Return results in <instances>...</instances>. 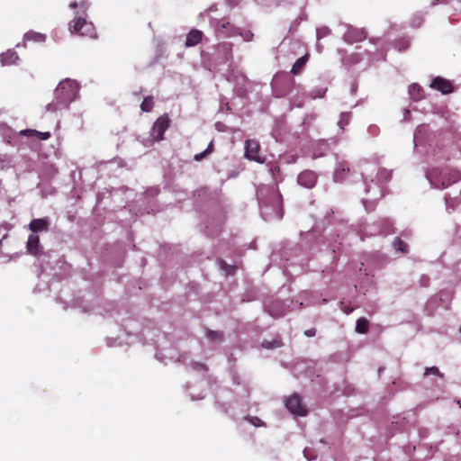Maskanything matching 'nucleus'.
<instances>
[{
  "label": "nucleus",
  "instance_id": "61",
  "mask_svg": "<svg viewBox=\"0 0 461 461\" xmlns=\"http://www.w3.org/2000/svg\"><path fill=\"white\" fill-rule=\"evenodd\" d=\"M382 371H383V367H380V368L378 369L379 374H380Z\"/></svg>",
  "mask_w": 461,
  "mask_h": 461
},
{
  "label": "nucleus",
  "instance_id": "1",
  "mask_svg": "<svg viewBox=\"0 0 461 461\" xmlns=\"http://www.w3.org/2000/svg\"><path fill=\"white\" fill-rule=\"evenodd\" d=\"M361 176L365 193L370 194L368 198L362 200L365 208L367 210V203H373L384 195L382 184L391 179L392 172L385 168H378L375 164H366Z\"/></svg>",
  "mask_w": 461,
  "mask_h": 461
},
{
  "label": "nucleus",
  "instance_id": "53",
  "mask_svg": "<svg viewBox=\"0 0 461 461\" xmlns=\"http://www.w3.org/2000/svg\"><path fill=\"white\" fill-rule=\"evenodd\" d=\"M357 86L354 83L351 86V93L354 94L357 91Z\"/></svg>",
  "mask_w": 461,
  "mask_h": 461
},
{
  "label": "nucleus",
  "instance_id": "35",
  "mask_svg": "<svg viewBox=\"0 0 461 461\" xmlns=\"http://www.w3.org/2000/svg\"><path fill=\"white\" fill-rule=\"evenodd\" d=\"M238 35H240L244 41H250L253 39V33L250 31H241L240 29Z\"/></svg>",
  "mask_w": 461,
  "mask_h": 461
},
{
  "label": "nucleus",
  "instance_id": "25",
  "mask_svg": "<svg viewBox=\"0 0 461 461\" xmlns=\"http://www.w3.org/2000/svg\"><path fill=\"white\" fill-rule=\"evenodd\" d=\"M368 330V322L366 319L359 318L357 321L356 331L360 334H365Z\"/></svg>",
  "mask_w": 461,
  "mask_h": 461
},
{
  "label": "nucleus",
  "instance_id": "56",
  "mask_svg": "<svg viewBox=\"0 0 461 461\" xmlns=\"http://www.w3.org/2000/svg\"><path fill=\"white\" fill-rule=\"evenodd\" d=\"M317 49H318V51L321 52V48L319 44H317Z\"/></svg>",
  "mask_w": 461,
  "mask_h": 461
},
{
  "label": "nucleus",
  "instance_id": "39",
  "mask_svg": "<svg viewBox=\"0 0 461 461\" xmlns=\"http://www.w3.org/2000/svg\"><path fill=\"white\" fill-rule=\"evenodd\" d=\"M123 344L122 340L120 338L117 339H107V345L109 347L113 346H122Z\"/></svg>",
  "mask_w": 461,
  "mask_h": 461
},
{
  "label": "nucleus",
  "instance_id": "10",
  "mask_svg": "<svg viewBox=\"0 0 461 461\" xmlns=\"http://www.w3.org/2000/svg\"><path fill=\"white\" fill-rule=\"evenodd\" d=\"M349 175L350 169L347 162L339 160V158L336 157V166L333 174L334 181L341 183L345 181Z\"/></svg>",
  "mask_w": 461,
  "mask_h": 461
},
{
  "label": "nucleus",
  "instance_id": "52",
  "mask_svg": "<svg viewBox=\"0 0 461 461\" xmlns=\"http://www.w3.org/2000/svg\"><path fill=\"white\" fill-rule=\"evenodd\" d=\"M276 172H279L278 167H274L273 168H271V173L273 176H275Z\"/></svg>",
  "mask_w": 461,
  "mask_h": 461
},
{
  "label": "nucleus",
  "instance_id": "5",
  "mask_svg": "<svg viewBox=\"0 0 461 461\" xmlns=\"http://www.w3.org/2000/svg\"><path fill=\"white\" fill-rule=\"evenodd\" d=\"M426 178L432 188L444 189L460 179V173L448 167H436L426 172Z\"/></svg>",
  "mask_w": 461,
  "mask_h": 461
},
{
  "label": "nucleus",
  "instance_id": "3",
  "mask_svg": "<svg viewBox=\"0 0 461 461\" xmlns=\"http://www.w3.org/2000/svg\"><path fill=\"white\" fill-rule=\"evenodd\" d=\"M79 89L80 86L76 80H61L54 90L52 101L44 107L45 113L57 114L68 109L69 104L78 98Z\"/></svg>",
  "mask_w": 461,
  "mask_h": 461
},
{
  "label": "nucleus",
  "instance_id": "34",
  "mask_svg": "<svg viewBox=\"0 0 461 461\" xmlns=\"http://www.w3.org/2000/svg\"><path fill=\"white\" fill-rule=\"evenodd\" d=\"M330 33V30L328 27H321L316 29L317 41L328 36Z\"/></svg>",
  "mask_w": 461,
  "mask_h": 461
},
{
  "label": "nucleus",
  "instance_id": "4",
  "mask_svg": "<svg viewBox=\"0 0 461 461\" xmlns=\"http://www.w3.org/2000/svg\"><path fill=\"white\" fill-rule=\"evenodd\" d=\"M90 6L89 0L74 1L69 4L68 7L75 10V17L68 23V30L71 33H78L93 39L97 37L94 23L87 20V11Z\"/></svg>",
  "mask_w": 461,
  "mask_h": 461
},
{
  "label": "nucleus",
  "instance_id": "9",
  "mask_svg": "<svg viewBox=\"0 0 461 461\" xmlns=\"http://www.w3.org/2000/svg\"><path fill=\"white\" fill-rule=\"evenodd\" d=\"M260 146L255 140H249L245 142V157L250 160L263 163L264 159L259 155Z\"/></svg>",
  "mask_w": 461,
  "mask_h": 461
},
{
  "label": "nucleus",
  "instance_id": "20",
  "mask_svg": "<svg viewBox=\"0 0 461 461\" xmlns=\"http://www.w3.org/2000/svg\"><path fill=\"white\" fill-rule=\"evenodd\" d=\"M46 39V34L34 31H28L23 37V41H33L37 43H42Z\"/></svg>",
  "mask_w": 461,
  "mask_h": 461
},
{
  "label": "nucleus",
  "instance_id": "30",
  "mask_svg": "<svg viewBox=\"0 0 461 461\" xmlns=\"http://www.w3.org/2000/svg\"><path fill=\"white\" fill-rule=\"evenodd\" d=\"M282 343L280 340L274 339L272 341L264 340L262 342V347L267 349H273L281 347Z\"/></svg>",
  "mask_w": 461,
  "mask_h": 461
},
{
  "label": "nucleus",
  "instance_id": "50",
  "mask_svg": "<svg viewBox=\"0 0 461 461\" xmlns=\"http://www.w3.org/2000/svg\"><path fill=\"white\" fill-rule=\"evenodd\" d=\"M407 47H408V42H407V41H404V42L402 43V45H401V46H400L399 50H403L407 49Z\"/></svg>",
  "mask_w": 461,
  "mask_h": 461
},
{
  "label": "nucleus",
  "instance_id": "43",
  "mask_svg": "<svg viewBox=\"0 0 461 461\" xmlns=\"http://www.w3.org/2000/svg\"><path fill=\"white\" fill-rule=\"evenodd\" d=\"M421 130H422V127L420 126L417 128L415 133H414V136H413V141H414V145L417 146L418 145V142H419V137L418 135L421 132Z\"/></svg>",
  "mask_w": 461,
  "mask_h": 461
},
{
  "label": "nucleus",
  "instance_id": "38",
  "mask_svg": "<svg viewBox=\"0 0 461 461\" xmlns=\"http://www.w3.org/2000/svg\"><path fill=\"white\" fill-rule=\"evenodd\" d=\"M440 375L438 368L435 367V366L427 367L425 369L424 375Z\"/></svg>",
  "mask_w": 461,
  "mask_h": 461
},
{
  "label": "nucleus",
  "instance_id": "59",
  "mask_svg": "<svg viewBox=\"0 0 461 461\" xmlns=\"http://www.w3.org/2000/svg\"><path fill=\"white\" fill-rule=\"evenodd\" d=\"M361 55H362V53H356V54H354V57H358V56H361Z\"/></svg>",
  "mask_w": 461,
  "mask_h": 461
},
{
  "label": "nucleus",
  "instance_id": "11",
  "mask_svg": "<svg viewBox=\"0 0 461 461\" xmlns=\"http://www.w3.org/2000/svg\"><path fill=\"white\" fill-rule=\"evenodd\" d=\"M287 410L297 416H304L307 413L305 407L302 404L298 395L291 396L285 402Z\"/></svg>",
  "mask_w": 461,
  "mask_h": 461
},
{
  "label": "nucleus",
  "instance_id": "57",
  "mask_svg": "<svg viewBox=\"0 0 461 461\" xmlns=\"http://www.w3.org/2000/svg\"><path fill=\"white\" fill-rule=\"evenodd\" d=\"M438 2H440V0H434V1L432 2V5H436V4H437V3H438Z\"/></svg>",
  "mask_w": 461,
  "mask_h": 461
},
{
  "label": "nucleus",
  "instance_id": "36",
  "mask_svg": "<svg viewBox=\"0 0 461 461\" xmlns=\"http://www.w3.org/2000/svg\"><path fill=\"white\" fill-rule=\"evenodd\" d=\"M246 420L255 427H261L265 425L259 418L255 416L246 417Z\"/></svg>",
  "mask_w": 461,
  "mask_h": 461
},
{
  "label": "nucleus",
  "instance_id": "18",
  "mask_svg": "<svg viewBox=\"0 0 461 461\" xmlns=\"http://www.w3.org/2000/svg\"><path fill=\"white\" fill-rule=\"evenodd\" d=\"M19 60V55L14 50H8L0 54V63L3 67L12 66Z\"/></svg>",
  "mask_w": 461,
  "mask_h": 461
},
{
  "label": "nucleus",
  "instance_id": "54",
  "mask_svg": "<svg viewBox=\"0 0 461 461\" xmlns=\"http://www.w3.org/2000/svg\"><path fill=\"white\" fill-rule=\"evenodd\" d=\"M377 55H378V57L376 58V59H377V60H378V59H384V54H383L382 52H381V53H379V54H377Z\"/></svg>",
  "mask_w": 461,
  "mask_h": 461
},
{
  "label": "nucleus",
  "instance_id": "17",
  "mask_svg": "<svg viewBox=\"0 0 461 461\" xmlns=\"http://www.w3.org/2000/svg\"><path fill=\"white\" fill-rule=\"evenodd\" d=\"M50 221L47 218L33 219L28 225V229L37 234L38 231L48 230Z\"/></svg>",
  "mask_w": 461,
  "mask_h": 461
},
{
  "label": "nucleus",
  "instance_id": "21",
  "mask_svg": "<svg viewBox=\"0 0 461 461\" xmlns=\"http://www.w3.org/2000/svg\"><path fill=\"white\" fill-rule=\"evenodd\" d=\"M330 150V147L327 141L320 140L318 141L312 149V158H317L322 157Z\"/></svg>",
  "mask_w": 461,
  "mask_h": 461
},
{
  "label": "nucleus",
  "instance_id": "45",
  "mask_svg": "<svg viewBox=\"0 0 461 461\" xmlns=\"http://www.w3.org/2000/svg\"><path fill=\"white\" fill-rule=\"evenodd\" d=\"M32 131L33 130H31V129L23 130V131H21V134L24 135V136H35V134L33 133Z\"/></svg>",
  "mask_w": 461,
  "mask_h": 461
},
{
  "label": "nucleus",
  "instance_id": "42",
  "mask_svg": "<svg viewBox=\"0 0 461 461\" xmlns=\"http://www.w3.org/2000/svg\"><path fill=\"white\" fill-rule=\"evenodd\" d=\"M191 366L194 370H197V371H201V370L204 371L206 369L205 366L203 364H201L198 362H192Z\"/></svg>",
  "mask_w": 461,
  "mask_h": 461
},
{
  "label": "nucleus",
  "instance_id": "24",
  "mask_svg": "<svg viewBox=\"0 0 461 461\" xmlns=\"http://www.w3.org/2000/svg\"><path fill=\"white\" fill-rule=\"evenodd\" d=\"M408 92H409L411 98L415 101L420 99V97H421L420 87L417 84L411 85L409 86Z\"/></svg>",
  "mask_w": 461,
  "mask_h": 461
},
{
  "label": "nucleus",
  "instance_id": "62",
  "mask_svg": "<svg viewBox=\"0 0 461 461\" xmlns=\"http://www.w3.org/2000/svg\"><path fill=\"white\" fill-rule=\"evenodd\" d=\"M447 206L448 207V199L446 198Z\"/></svg>",
  "mask_w": 461,
  "mask_h": 461
},
{
  "label": "nucleus",
  "instance_id": "47",
  "mask_svg": "<svg viewBox=\"0 0 461 461\" xmlns=\"http://www.w3.org/2000/svg\"><path fill=\"white\" fill-rule=\"evenodd\" d=\"M315 333H316V330L314 329L307 330L304 332L305 336H307V337H313L315 335Z\"/></svg>",
  "mask_w": 461,
  "mask_h": 461
},
{
  "label": "nucleus",
  "instance_id": "60",
  "mask_svg": "<svg viewBox=\"0 0 461 461\" xmlns=\"http://www.w3.org/2000/svg\"><path fill=\"white\" fill-rule=\"evenodd\" d=\"M331 249H332L333 252H335L336 251V247L335 246H331Z\"/></svg>",
  "mask_w": 461,
  "mask_h": 461
},
{
  "label": "nucleus",
  "instance_id": "58",
  "mask_svg": "<svg viewBox=\"0 0 461 461\" xmlns=\"http://www.w3.org/2000/svg\"><path fill=\"white\" fill-rule=\"evenodd\" d=\"M408 113H409V110H408V109H404V116H405L406 114H408Z\"/></svg>",
  "mask_w": 461,
  "mask_h": 461
},
{
  "label": "nucleus",
  "instance_id": "19",
  "mask_svg": "<svg viewBox=\"0 0 461 461\" xmlns=\"http://www.w3.org/2000/svg\"><path fill=\"white\" fill-rule=\"evenodd\" d=\"M203 33L202 31L193 29L186 35L185 45V47H194L203 40Z\"/></svg>",
  "mask_w": 461,
  "mask_h": 461
},
{
  "label": "nucleus",
  "instance_id": "27",
  "mask_svg": "<svg viewBox=\"0 0 461 461\" xmlns=\"http://www.w3.org/2000/svg\"><path fill=\"white\" fill-rule=\"evenodd\" d=\"M154 105L153 99L150 96L145 97L140 104V109L143 112L149 113L152 110Z\"/></svg>",
  "mask_w": 461,
  "mask_h": 461
},
{
  "label": "nucleus",
  "instance_id": "41",
  "mask_svg": "<svg viewBox=\"0 0 461 461\" xmlns=\"http://www.w3.org/2000/svg\"><path fill=\"white\" fill-rule=\"evenodd\" d=\"M325 93H326V88H321V89H318V90H316L314 92H312L311 93V97L312 98L322 97Z\"/></svg>",
  "mask_w": 461,
  "mask_h": 461
},
{
  "label": "nucleus",
  "instance_id": "40",
  "mask_svg": "<svg viewBox=\"0 0 461 461\" xmlns=\"http://www.w3.org/2000/svg\"><path fill=\"white\" fill-rule=\"evenodd\" d=\"M443 295L447 296V293H441L439 297L434 296V297L430 298V300L428 302V307H429L432 304H436L438 301H442L443 300V298H442Z\"/></svg>",
  "mask_w": 461,
  "mask_h": 461
},
{
  "label": "nucleus",
  "instance_id": "51",
  "mask_svg": "<svg viewBox=\"0 0 461 461\" xmlns=\"http://www.w3.org/2000/svg\"><path fill=\"white\" fill-rule=\"evenodd\" d=\"M26 42H27V41H23V42H21V43H17L15 47H16V48H21V47L25 48V47H26Z\"/></svg>",
  "mask_w": 461,
  "mask_h": 461
},
{
  "label": "nucleus",
  "instance_id": "63",
  "mask_svg": "<svg viewBox=\"0 0 461 461\" xmlns=\"http://www.w3.org/2000/svg\"><path fill=\"white\" fill-rule=\"evenodd\" d=\"M156 357L158 359H161L160 357L158 356V354L156 355Z\"/></svg>",
  "mask_w": 461,
  "mask_h": 461
},
{
  "label": "nucleus",
  "instance_id": "28",
  "mask_svg": "<svg viewBox=\"0 0 461 461\" xmlns=\"http://www.w3.org/2000/svg\"><path fill=\"white\" fill-rule=\"evenodd\" d=\"M218 265H219V267L224 272V274L226 276L231 275L236 268L235 266L228 265L223 260H221V259L218 260Z\"/></svg>",
  "mask_w": 461,
  "mask_h": 461
},
{
  "label": "nucleus",
  "instance_id": "12",
  "mask_svg": "<svg viewBox=\"0 0 461 461\" xmlns=\"http://www.w3.org/2000/svg\"><path fill=\"white\" fill-rule=\"evenodd\" d=\"M344 41L348 43L361 41L366 38V32L363 29L348 27L343 35Z\"/></svg>",
  "mask_w": 461,
  "mask_h": 461
},
{
  "label": "nucleus",
  "instance_id": "31",
  "mask_svg": "<svg viewBox=\"0 0 461 461\" xmlns=\"http://www.w3.org/2000/svg\"><path fill=\"white\" fill-rule=\"evenodd\" d=\"M349 120H350V113H342L340 114V118H339V120L338 122L339 127L340 129H344V127L348 124Z\"/></svg>",
  "mask_w": 461,
  "mask_h": 461
},
{
  "label": "nucleus",
  "instance_id": "64",
  "mask_svg": "<svg viewBox=\"0 0 461 461\" xmlns=\"http://www.w3.org/2000/svg\"><path fill=\"white\" fill-rule=\"evenodd\" d=\"M370 52H371L370 50H367L366 54V55H369V54H370Z\"/></svg>",
  "mask_w": 461,
  "mask_h": 461
},
{
  "label": "nucleus",
  "instance_id": "55",
  "mask_svg": "<svg viewBox=\"0 0 461 461\" xmlns=\"http://www.w3.org/2000/svg\"><path fill=\"white\" fill-rule=\"evenodd\" d=\"M362 59H363L362 57H361V58H359V59H358V58H357L356 59H354V63H357V62H358L359 60H361Z\"/></svg>",
  "mask_w": 461,
  "mask_h": 461
},
{
  "label": "nucleus",
  "instance_id": "7",
  "mask_svg": "<svg viewBox=\"0 0 461 461\" xmlns=\"http://www.w3.org/2000/svg\"><path fill=\"white\" fill-rule=\"evenodd\" d=\"M393 224L388 219H380L373 223L367 224L362 230L363 237L376 236L379 234L388 235L392 232Z\"/></svg>",
  "mask_w": 461,
  "mask_h": 461
},
{
  "label": "nucleus",
  "instance_id": "8",
  "mask_svg": "<svg viewBox=\"0 0 461 461\" xmlns=\"http://www.w3.org/2000/svg\"><path fill=\"white\" fill-rule=\"evenodd\" d=\"M170 119L167 114L158 117L151 128L150 136L154 140H160L163 139L165 131L169 127Z\"/></svg>",
  "mask_w": 461,
  "mask_h": 461
},
{
  "label": "nucleus",
  "instance_id": "23",
  "mask_svg": "<svg viewBox=\"0 0 461 461\" xmlns=\"http://www.w3.org/2000/svg\"><path fill=\"white\" fill-rule=\"evenodd\" d=\"M307 59L308 57L306 55L299 58L293 65L291 73H293L294 75H298L299 73H301L307 61Z\"/></svg>",
  "mask_w": 461,
  "mask_h": 461
},
{
  "label": "nucleus",
  "instance_id": "49",
  "mask_svg": "<svg viewBox=\"0 0 461 461\" xmlns=\"http://www.w3.org/2000/svg\"><path fill=\"white\" fill-rule=\"evenodd\" d=\"M202 398H203V395H201V394H199V395H197V396H194V394H192V393H191V399H192V400H194V401H195V400H200V399H202Z\"/></svg>",
  "mask_w": 461,
  "mask_h": 461
},
{
  "label": "nucleus",
  "instance_id": "46",
  "mask_svg": "<svg viewBox=\"0 0 461 461\" xmlns=\"http://www.w3.org/2000/svg\"><path fill=\"white\" fill-rule=\"evenodd\" d=\"M303 454H304V456H305L307 459H309V460H312V459H314V458H315V456H312V455H311V453H309V450H308V448H306V447L303 449Z\"/></svg>",
  "mask_w": 461,
  "mask_h": 461
},
{
  "label": "nucleus",
  "instance_id": "14",
  "mask_svg": "<svg viewBox=\"0 0 461 461\" xmlns=\"http://www.w3.org/2000/svg\"><path fill=\"white\" fill-rule=\"evenodd\" d=\"M316 181V174L311 170L302 172L297 177L298 184L305 188H312L315 185Z\"/></svg>",
  "mask_w": 461,
  "mask_h": 461
},
{
  "label": "nucleus",
  "instance_id": "2",
  "mask_svg": "<svg viewBox=\"0 0 461 461\" xmlns=\"http://www.w3.org/2000/svg\"><path fill=\"white\" fill-rule=\"evenodd\" d=\"M257 197L261 216L265 221L282 219V196L276 185H260L257 189Z\"/></svg>",
  "mask_w": 461,
  "mask_h": 461
},
{
  "label": "nucleus",
  "instance_id": "15",
  "mask_svg": "<svg viewBox=\"0 0 461 461\" xmlns=\"http://www.w3.org/2000/svg\"><path fill=\"white\" fill-rule=\"evenodd\" d=\"M429 86L442 94H449L453 92L451 82L440 77H435Z\"/></svg>",
  "mask_w": 461,
  "mask_h": 461
},
{
  "label": "nucleus",
  "instance_id": "29",
  "mask_svg": "<svg viewBox=\"0 0 461 461\" xmlns=\"http://www.w3.org/2000/svg\"><path fill=\"white\" fill-rule=\"evenodd\" d=\"M212 142H210L208 147L205 149V150L194 155V159L195 161H200L203 158H204L208 154L212 153Z\"/></svg>",
  "mask_w": 461,
  "mask_h": 461
},
{
  "label": "nucleus",
  "instance_id": "22",
  "mask_svg": "<svg viewBox=\"0 0 461 461\" xmlns=\"http://www.w3.org/2000/svg\"><path fill=\"white\" fill-rule=\"evenodd\" d=\"M301 302L299 303L300 306L305 305L310 306L316 303L315 299L313 298V294L311 292H303L300 296Z\"/></svg>",
  "mask_w": 461,
  "mask_h": 461
},
{
  "label": "nucleus",
  "instance_id": "33",
  "mask_svg": "<svg viewBox=\"0 0 461 461\" xmlns=\"http://www.w3.org/2000/svg\"><path fill=\"white\" fill-rule=\"evenodd\" d=\"M206 338L211 341H221L222 335L220 332L208 330L206 331Z\"/></svg>",
  "mask_w": 461,
  "mask_h": 461
},
{
  "label": "nucleus",
  "instance_id": "32",
  "mask_svg": "<svg viewBox=\"0 0 461 461\" xmlns=\"http://www.w3.org/2000/svg\"><path fill=\"white\" fill-rule=\"evenodd\" d=\"M219 48L223 52V58L225 59H229L231 57V46L229 43H221L219 45Z\"/></svg>",
  "mask_w": 461,
  "mask_h": 461
},
{
  "label": "nucleus",
  "instance_id": "44",
  "mask_svg": "<svg viewBox=\"0 0 461 461\" xmlns=\"http://www.w3.org/2000/svg\"><path fill=\"white\" fill-rule=\"evenodd\" d=\"M290 43H291V41H290V40H289V41L285 40L284 41H282V43H281V44H280V46H279V51H280V52L284 51V50H285V49L286 48V46H287L288 44H290Z\"/></svg>",
  "mask_w": 461,
  "mask_h": 461
},
{
  "label": "nucleus",
  "instance_id": "13",
  "mask_svg": "<svg viewBox=\"0 0 461 461\" xmlns=\"http://www.w3.org/2000/svg\"><path fill=\"white\" fill-rule=\"evenodd\" d=\"M288 307L284 302L276 300L267 304L266 310L274 318H279L286 313Z\"/></svg>",
  "mask_w": 461,
  "mask_h": 461
},
{
  "label": "nucleus",
  "instance_id": "37",
  "mask_svg": "<svg viewBox=\"0 0 461 461\" xmlns=\"http://www.w3.org/2000/svg\"><path fill=\"white\" fill-rule=\"evenodd\" d=\"M35 136H37L41 140H46L50 137V133L49 131H32Z\"/></svg>",
  "mask_w": 461,
  "mask_h": 461
},
{
  "label": "nucleus",
  "instance_id": "26",
  "mask_svg": "<svg viewBox=\"0 0 461 461\" xmlns=\"http://www.w3.org/2000/svg\"><path fill=\"white\" fill-rule=\"evenodd\" d=\"M393 248L401 253H406L407 252V244L403 242L401 239L396 238L393 242Z\"/></svg>",
  "mask_w": 461,
  "mask_h": 461
},
{
  "label": "nucleus",
  "instance_id": "6",
  "mask_svg": "<svg viewBox=\"0 0 461 461\" xmlns=\"http://www.w3.org/2000/svg\"><path fill=\"white\" fill-rule=\"evenodd\" d=\"M217 9L216 5H211L207 10L201 13L200 18L204 19L207 17L210 22V25L213 28L215 33L219 37H235L239 33V28L230 24L229 21L226 19H217L212 16V14L215 12Z\"/></svg>",
  "mask_w": 461,
  "mask_h": 461
},
{
  "label": "nucleus",
  "instance_id": "16",
  "mask_svg": "<svg viewBox=\"0 0 461 461\" xmlns=\"http://www.w3.org/2000/svg\"><path fill=\"white\" fill-rule=\"evenodd\" d=\"M40 237L38 234L31 233L26 243L27 254L36 256L40 253Z\"/></svg>",
  "mask_w": 461,
  "mask_h": 461
},
{
  "label": "nucleus",
  "instance_id": "48",
  "mask_svg": "<svg viewBox=\"0 0 461 461\" xmlns=\"http://www.w3.org/2000/svg\"><path fill=\"white\" fill-rule=\"evenodd\" d=\"M378 128L375 125H370L368 127V131L372 134H375L377 132Z\"/></svg>",
  "mask_w": 461,
  "mask_h": 461
}]
</instances>
